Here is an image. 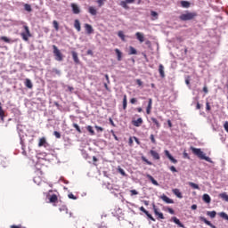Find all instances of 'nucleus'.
I'll list each match as a JSON object with an SVG mask.
<instances>
[{
  "label": "nucleus",
  "instance_id": "f257e3e1",
  "mask_svg": "<svg viewBox=\"0 0 228 228\" xmlns=\"http://www.w3.org/2000/svg\"><path fill=\"white\" fill-rule=\"evenodd\" d=\"M191 151L194 154V156H197L200 159H205V161H208V163H213V160H211V158L207 157L206 153L202 151L200 148H195L193 146L191 147Z\"/></svg>",
  "mask_w": 228,
  "mask_h": 228
},
{
  "label": "nucleus",
  "instance_id": "f03ea898",
  "mask_svg": "<svg viewBox=\"0 0 228 228\" xmlns=\"http://www.w3.org/2000/svg\"><path fill=\"white\" fill-rule=\"evenodd\" d=\"M197 12H185V13H183L179 16L180 20H193L195 17H197Z\"/></svg>",
  "mask_w": 228,
  "mask_h": 228
},
{
  "label": "nucleus",
  "instance_id": "7ed1b4c3",
  "mask_svg": "<svg viewBox=\"0 0 228 228\" xmlns=\"http://www.w3.org/2000/svg\"><path fill=\"white\" fill-rule=\"evenodd\" d=\"M23 28L25 29V32H21L20 37H22V40L28 42L29 37H31V31H29V27L28 25H24Z\"/></svg>",
  "mask_w": 228,
  "mask_h": 228
},
{
  "label": "nucleus",
  "instance_id": "20e7f679",
  "mask_svg": "<svg viewBox=\"0 0 228 228\" xmlns=\"http://www.w3.org/2000/svg\"><path fill=\"white\" fill-rule=\"evenodd\" d=\"M53 54L55 56V60L57 61H63V55L61 54V52H60V50L58 49V46L53 45Z\"/></svg>",
  "mask_w": 228,
  "mask_h": 228
},
{
  "label": "nucleus",
  "instance_id": "39448f33",
  "mask_svg": "<svg viewBox=\"0 0 228 228\" xmlns=\"http://www.w3.org/2000/svg\"><path fill=\"white\" fill-rule=\"evenodd\" d=\"M153 211L156 216H158L159 220H165V216H163V213L159 212L158 210V207H156V204H152Z\"/></svg>",
  "mask_w": 228,
  "mask_h": 228
},
{
  "label": "nucleus",
  "instance_id": "423d86ee",
  "mask_svg": "<svg viewBox=\"0 0 228 228\" xmlns=\"http://www.w3.org/2000/svg\"><path fill=\"white\" fill-rule=\"evenodd\" d=\"M59 211L62 213V215H69L68 218H72V212L69 213V208H67V206L62 205L59 208Z\"/></svg>",
  "mask_w": 228,
  "mask_h": 228
},
{
  "label": "nucleus",
  "instance_id": "0eeeda50",
  "mask_svg": "<svg viewBox=\"0 0 228 228\" xmlns=\"http://www.w3.org/2000/svg\"><path fill=\"white\" fill-rule=\"evenodd\" d=\"M133 3H134V0H123L120 2L119 5L125 10H129V5L127 4H133Z\"/></svg>",
  "mask_w": 228,
  "mask_h": 228
},
{
  "label": "nucleus",
  "instance_id": "6e6552de",
  "mask_svg": "<svg viewBox=\"0 0 228 228\" xmlns=\"http://www.w3.org/2000/svg\"><path fill=\"white\" fill-rule=\"evenodd\" d=\"M164 154H165V156H167V158L169 159V161H171V163H174V165H176L177 159H175L174 158V156H172V154H170V151H168V150H165Z\"/></svg>",
  "mask_w": 228,
  "mask_h": 228
},
{
  "label": "nucleus",
  "instance_id": "1a4fd4ad",
  "mask_svg": "<svg viewBox=\"0 0 228 228\" xmlns=\"http://www.w3.org/2000/svg\"><path fill=\"white\" fill-rule=\"evenodd\" d=\"M84 28L86 29V33L87 35H92V33H94V27H92V25L88 24V23H86L84 25Z\"/></svg>",
  "mask_w": 228,
  "mask_h": 228
},
{
  "label": "nucleus",
  "instance_id": "9d476101",
  "mask_svg": "<svg viewBox=\"0 0 228 228\" xmlns=\"http://www.w3.org/2000/svg\"><path fill=\"white\" fill-rule=\"evenodd\" d=\"M135 37L137 40L140 42V44H143V42H145V36H143V33L136 32Z\"/></svg>",
  "mask_w": 228,
  "mask_h": 228
},
{
  "label": "nucleus",
  "instance_id": "9b49d317",
  "mask_svg": "<svg viewBox=\"0 0 228 228\" xmlns=\"http://www.w3.org/2000/svg\"><path fill=\"white\" fill-rule=\"evenodd\" d=\"M132 124L133 126H134V127H140V126L143 124V119L142 118H139L136 120H132Z\"/></svg>",
  "mask_w": 228,
  "mask_h": 228
},
{
  "label": "nucleus",
  "instance_id": "f8f14e48",
  "mask_svg": "<svg viewBox=\"0 0 228 228\" xmlns=\"http://www.w3.org/2000/svg\"><path fill=\"white\" fill-rule=\"evenodd\" d=\"M71 54H72L73 61L76 63V65H79V63H81V61H79V57L77 56V53L72 51Z\"/></svg>",
  "mask_w": 228,
  "mask_h": 228
},
{
  "label": "nucleus",
  "instance_id": "ddd939ff",
  "mask_svg": "<svg viewBox=\"0 0 228 228\" xmlns=\"http://www.w3.org/2000/svg\"><path fill=\"white\" fill-rule=\"evenodd\" d=\"M160 199L166 202V204H174V200L168 198L167 195L163 194Z\"/></svg>",
  "mask_w": 228,
  "mask_h": 228
},
{
  "label": "nucleus",
  "instance_id": "4468645a",
  "mask_svg": "<svg viewBox=\"0 0 228 228\" xmlns=\"http://www.w3.org/2000/svg\"><path fill=\"white\" fill-rule=\"evenodd\" d=\"M200 222H204V224H206L207 225H208L211 228H216V226H215L213 224H211V222H209L204 216H200Z\"/></svg>",
  "mask_w": 228,
  "mask_h": 228
},
{
  "label": "nucleus",
  "instance_id": "2eb2a0df",
  "mask_svg": "<svg viewBox=\"0 0 228 228\" xmlns=\"http://www.w3.org/2000/svg\"><path fill=\"white\" fill-rule=\"evenodd\" d=\"M171 221L174 222L175 224H176V225H177L178 227L185 228V227H184V224H183V223H181V221H180L177 217L173 216V217L171 218Z\"/></svg>",
  "mask_w": 228,
  "mask_h": 228
},
{
  "label": "nucleus",
  "instance_id": "dca6fc26",
  "mask_svg": "<svg viewBox=\"0 0 228 228\" xmlns=\"http://www.w3.org/2000/svg\"><path fill=\"white\" fill-rule=\"evenodd\" d=\"M152 110V98H150L149 99V102H148V106L146 108V113L147 115H151V111Z\"/></svg>",
  "mask_w": 228,
  "mask_h": 228
},
{
  "label": "nucleus",
  "instance_id": "f3484780",
  "mask_svg": "<svg viewBox=\"0 0 228 228\" xmlns=\"http://www.w3.org/2000/svg\"><path fill=\"white\" fill-rule=\"evenodd\" d=\"M71 8H72V12L73 13H75L76 15H77V13H80V10H79V6H77V4H71Z\"/></svg>",
  "mask_w": 228,
  "mask_h": 228
},
{
  "label": "nucleus",
  "instance_id": "a211bd4d",
  "mask_svg": "<svg viewBox=\"0 0 228 228\" xmlns=\"http://www.w3.org/2000/svg\"><path fill=\"white\" fill-rule=\"evenodd\" d=\"M150 154L152 156L153 159H160L159 153H158V151L151 150L150 151Z\"/></svg>",
  "mask_w": 228,
  "mask_h": 228
},
{
  "label": "nucleus",
  "instance_id": "6ab92c4d",
  "mask_svg": "<svg viewBox=\"0 0 228 228\" xmlns=\"http://www.w3.org/2000/svg\"><path fill=\"white\" fill-rule=\"evenodd\" d=\"M172 192L174 193V195H175V197H177L178 199H183V193H181V191L179 189H173Z\"/></svg>",
  "mask_w": 228,
  "mask_h": 228
},
{
  "label": "nucleus",
  "instance_id": "aec40b11",
  "mask_svg": "<svg viewBox=\"0 0 228 228\" xmlns=\"http://www.w3.org/2000/svg\"><path fill=\"white\" fill-rule=\"evenodd\" d=\"M47 145V140L45 137H42L39 139L38 147H45Z\"/></svg>",
  "mask_w": 228,
  "mask_h": 228
},
{
  "label": "nucleus",
  "instance_id": "412c9836",
  "mask_svg": "<svg viewBox=\"0 0 228 228\" xmlns=\"http://www.w3.org/2000/svg\"><path fill=\"white\" fill-rule=\"evenodd\" d=\"M74 28L77 29V31H81V23L79 22V20H75Z\"/></svg>",
  "mask_w": 228,
  "mask_h": 228
},
{
  "label": "nucleus",
  "instance_id": "4be33fe9",
  "mask_svg": "<svg viewBox=\"0 0 228 228\" xmlns=\"http://www.w3.org/2000/svg\"><path fill=\"white\" fill-rule=\"evenodd\" d=\"M159 72L160 74V77H165V67L163 66V64H159Z\"/></svg>",
  "mask_w": 228,
  "mask_h": 228
},
{
  "label": "nucleus",
  "instance_id": "5701e85b",
  "mask_svg": "<svg viewBox=\"0 0 228 228\" xmlns=\"http://www.w3.org/2000/svg\"><path fill=\"white\" fill-rule=\"evenodd\" d=\"M49 200L52 204H56V202H58V196L56 194H53L50 196Z\"/></svg>",
  "mask_w": 228,
  "mask_h": 228
},
{
  "label": "nucleus",
  "instance_id": "b1692460",
  "mask_svg": "<svg viewBox=\"0 0 228 228\" xmlns=\"http://www.w3.org/2000/svg\"><path fill=\"white\" fill-rule=\"evenodd\" d=\"M151 122L154 123L157 129H159L161 127V124L159 123V121L156 118H151Z\"/></svg>",
  "mask_w": 228,
  "mask_h": 228
},
{
  "label": "nucleus",
  "instance_id": "393cba45",
  "mask_svg": "<svg viewBox=\"0 0 228 228\" xmlns=\"http://www.w3.org/2000/svg\"><path fill=\"white\" fill-rule=\"evenodd\" d=\"M202 200L206 204H209L211 202V197L208 194H203Z\"/></svg>",
  "mask_w": 228,
  "mask_h": 228
},
{
  "label": "nucleus",
  "instance_id": "a878e982",
  "mask_svg": "<svg viewBox=\"0 0 228 228\" xmlns=\"http://www.w3.org/2000/svg\"><path fill=\"white\" fill-rule=\"evenodd\" d=\"M115 53L118 56V61H122V52H120V50H118V48H116Z\"/></svg>",
  "mask_w": 228,
  "mask_h": 228
},
{
  "label": "nucleus",
  "instance_id": "bb28decb",
  "mask_svg": "<svg viewBox=\"0 0 228 228\" xmlns=\"http://www.w3.org/2000/svg\"><path fill=\"white\" fill-rule=\"evenodd\" d=\"M25 86H27V88H33V83H31V80L29 78H26L25 80Z\"/></svg>",
  "mask_w": 228,
  "mask_h": 228
},
{
  "label": "nucleus",
  "instance_id": "cd10ccee",
  "mask_svg": "<svg viewBox=\"0 0 228 228\" xmlns=\"http://www.w3.org/2000/svg\"><path fill=\"white\" fill-rule=\"evenodd\" d=\"M88 12L91 15H97V10L94 6H90Z\"/></svg>",
  "mask_w": 228,
  "mask_h": 228
},
{
  "label": "nucleus",
  "instance_id": "c85d7f7f",
  "mask_svg": "<svg viewBox=\"0 0 228 228\" xmlns=\"http://www.w3.org/2000/svg\"><path fill=\"white\" fill-rule=\"evenodd\" d=\"M118 36L121 38L122 42H126V35H124V31L119 30L118 32Z\"/></svg>",
  "mask_w": 228,
  "mask_h": 228
},
{
  "label": "nucleus",
  "instance_id": "c756f323",
  "mask_svg": "<svg viewBox=\"0 0 228 228\" xmlns=\"http://www.w3.org/2000/svg\"><path fill=\"white\" fill-rule=\"evenodd\" d=\"M123 110H127V95H124L123 97Z\"/></svg>",
  "mask_w": 228,
  "mask_h": 228
},
{
  "label": "nucleus",
  "instance_id": "7c9ffc66",
  "mask_svg": "<svg viewBox=\"0 0 228 228\" xmlns=\"http://www.w3.org/2000/svg\"><path fill=\"white\" fill-rule=\"evenodd\" d=\"M0 118L4 120V110H3V104L0 102Z\"/></svg>",
  "mask_w": 228,
  "mask_h": 228
},
{
  "label": "nucleus",
  "instance_id": "2f4dec72",
  "mask_svg": "<svg viewBox=\"0 0 228 228\" xmlns=\"http://www.w3.org/2000/svg\"><path fill=\"white\" fill-rule=\"evenodd\" d=\"M128 54H130V55L138 54V52L135 50L134 47L129 46V53H128Z\"/></svg>",
  "mask_w": 228,
  "mask_h": 228
},
{
  "label": "nucleus",
  "instance_id": "473e14b6",
  "mask_svg": "<svg viewBox=\"0 0 228 228\" xmlns=\"http://www.w3.org/2000/svg\"><path fill=\"white\" fill-rule=\"evenodd\" d=\"M86 130L88 131V133H90V134L92 136H94V134H95V131H94V127L92 126H87Z\"/></svg>",
  "mask_w": 228,
  "mask_h": 228
},
{
  "label": "nucleus",
  "instance_id": "72a5a7b5",
  "mask_svg": "<svg viewBox=\"0 0 228 228\" xmlns=\"http://www.w3.org/2000/svg\"><path fill=\"white\" fill-rule=\"evenodd\" d=\"M148 178L150 179V181L152 183V184H154L155 186H158V181H156V179H154V177H152V175H148Z\"/></svg>",
  "mask_w": 228,
  "mask_h": 228
},
{
  "label": "nucleus",
  "instance_id": "f704fd0d",
  "mask_svg": "<svg viewBox=\"0 0 228 228\" xmlns=\"http://www.w3.org/2000/svg\"><path fill=\"white\" fill-rule=\"evenodd\" d=\"M181 5L183 8H190V2L183 0L181 1Z\"/></svg>",
  "mask_w": 228,
  "mask_h": 228
},
{
  "label": "nucleus",
  "instance_id": "c9c22d12",
  "mask_svg": "<svg viewBox=\"0 0 228 228\" xmlns=\"http://www.w3.org/2000/svg\"><path fill=\"white\" fill-rule=\"evenodd\" d=\"M24 10H25L26 12H33V9L31 8V5H30L29 4H24Z\"/></svg>",
  "mask_w": 228,
  "mask_h": 228
},
{
  "label": "nucleus",
  "instance_id": "e433bc0d",
  "mask_svg": "<svg viewBox=\"0 0 228 228\" xmlns=\"http://www.w3.org/2000/svg\"><path fill=\"white\" fill-rule=\"evenodd\" d=\"M53 26L55 31H60V24L58 23L57 20L53 21Z\"/></svg>",
  "mask_w": 228,
  "mask_h": 228
},
{
  "label": "nucleus",
  "instance_id": "4c0bfd02",
  "mask_svg": "<svg viewBox=\"0 0 228 228\" xmlns=\"http://www.w3.org/2000/svg\"><path fill=\"white\" fill-rule=\"evenodd\" d=\"M189 186H191L193 190H200V188L199 187V184H197L193 182H190Z\"/></svg>",
  "mask_w": 228,
  "mask_h": 228
},
{
  "label": "nucleus",
  "instance_id": "58836bf2",
  "mask_svg": "<svg viewBox=\"0 0 228 228\" xmlns=\"http://www.w3.org/2000/svg\"><path fill=\"white\" fill-rule=\"evenodd\" d=\"M207 215L210 216V218H215V216H216V211H208Z\"/></svg>",
  "mask_w": 228,
  "mask_h": 228
},
{
  "label": "nucleus",
  "instance_id": "ea45409f",
  "mask_svg": "<svg viewBox=\"0 0 228 228\" xmlns=\"http://www.w3.org/2000/svg\"><path fill=\"white\" fill-rule=\"evenodd\" d=\"M219 216H221V218H224V220L228 221V215L225 212L219 213Z\"/></svg>",
  "mask_w": 228,
  "mask_h": 228
},
{
  "label": "nucleus",
  "instance_id": "a19ab883",
  "mask_svg": "<svg viewBox=\"0 0 228 228\" xmlns=\"http://www.w3.org/2000/svg\"><path fill=\"white\" fill-rule=\"evenodd\" d=\"M141 159H142V161H144V163L147 165H150V166L152 165V162L149 161V159H147V158H145V156L141 157Z\"/></svg>",
  "mask_w": 228,
  "mask_h": 228
},
{
  "label": "nucleus",
  "instance_id": "79ce46f5",
  "mask_svg": "<svg viewBox=\"0 0 228 228\" xmlns=\"http://www.w3.org/2000/svg\"><path fill=\"white\" fill-rule=\"evenodd\" d=\"M96 2L99 8H102V6H104V3H106V0H96Z\"/></svg>",
  "mask_w": 228,
  "mask_h": 228
},
{
  "label": "nucleus",
  "instance_id": "37998d69",
  "mask_svg": "<svg viewBox=\"0 0 228 228\" xmlns=\"http://www.w3.org/2000/svg\"><path fill=\"white\" fill-rule=\"evenodd\" d=\"M73 127L76 128V130L77 131V133H79V134H81V133H83L81 131V127H79V126L77 124L74 123Z\"/></svg>",
  "mask_w": 228,
  "mask_h": 228
},
{
  "label": "nucleus",
  "instance_id": "c03bdc74",
  "mask_svg": "<svg viewBox=\"0 0 228 228\" xmlns=\"http://www.w3.org/2000/svg\"><path fill=\"white\" fill-rule=\"evenodd\" d=\"M118 172L119 174H121V175H123L124 177H126L127 175L126 174V171H124V169H122L121 167L118 168Z\"/></svg>",
  "mask_w": 228,
  "mask_h": 228
},
{
  "label": "nucleus",
  "instance_id": "a18cd8bd",
  "mask_svg": "<svg viewBox=\"0 0 228 228\" xmlns=\"http://www.w3.org/2000/svg\"><path fill=\"white\" fill-rule=\"evenodd\" d=\"M221 199L228 202V195L226 193L220 194Z\"/></svg>",
  "mask_w": 228,
  "mask_h": 228
},
{
  "label": "nucleus",
  "instance_id": "49530a36",
  "mask_svg": "<svg viewBox=\"0 0 228 228\" xmlns=\"http://www.w3.org/2000/svg\"><path fill=\"white\" fill-rule=\"evenodd\" d=\"M0 40H3V42H6L7 44H10V38L6 37H1Z\"/></svg>",
  "mask_w": 228,
  "mask_h": 228
},
{
  "label": "nucleus",
  "instance_id": "de8ad7c7",
  "mask_svg": "<svg viewBox=\"0 0 228 228\" xmlns=\"http://www.w3.org/2000/svg\"><path fill=\"white\" fill-rule=\"evenodd\" d=\"M145 215L146 216H148V218H150V220H151L152 222H156V219H154V217L149 213V211Z\"/></svg>",
  "mask_w": 228,
  "mask_h": 228
},
{
  "label": "nucleus",
  "instance_id": "09e8293b",
  "mask_svg": "<svg viewBox=\"0 0 228 228\" xmlns=\"http://www.w3.org/2000/svg\"><path fill=\"white\" fill-rule=\"evenodd\" d=\"M145 215L146 216H148V218H150V220H151L152 222H156V219H154V217L149 213V211Z\"/></svg>",
  "mask_w": 228,
  "mask_h": 228
},
{
  "label": "nucleus",
  "instance_id": "8fccbe9b",
  "mask_svg": "<svg viewBox=\"0 0 228 228\" xmlns=\"http://www.w3.org/2000/svg\"><path fill=\"white\" fill-rule=\"evenodd\" d=\"M53 134H54L55 138H58V139L61 138V134H60V132H58V131H54Z\"/></svg>",
  "mask_w": 228,
  "mask_h": 228
},
{
  "label": "nucleus",
  "instance_id": "3c124183",
  "mask_svg": "<svg viewBox=\"0 0 228 228\" xmlns=\"http://www.w3.org/2000/svg\"><path fill=\"white\" fill-rule=\"evenodd\" d=\"M206 111H211V105H209L208 102H206Z\"/></svg>",
  "mask_w": 228,
  "mask_h": 228
},
{
  "label": "nucleus",
  "instance_id": "603ef678",
  "mask_svg": "<svg viewBox=\"0 0 228 228\" xmlns=\"http://www.w3.org/2000/svg\"><path fill=\"white\" fill-rule=\"evenodd\" d=\"M150 140L151 142L156 143V138H154V134L150 135Z\"/></svg>",
  "mask_w": 228,
  "mask_h": 228
},
{
  "label": "nucleus",
  "instance_id": "864d4df0",
  "mask_svg": "<svg viewBox=\"0 0 228 228\" xmlns=\"http://www.w3.org/2000/svg\"><path fill=\"white\" fill-rule=\"evenodd\" d=\"M224 131H226V133H228V121L224 122Z\"/></svg>",
  "mask_w": 228,
  "mask_h": 228
},
{
  "label": "nucleus",
  "instance_id": "5fc2aeb1",
  "mask_svg": "<svg viewBox=\"0 0 228 228\" xmlns=\"http://www.w3.org/2000/svg\"><path fill=\"white\" fill-rule=\"evenodd\" d=\"M69 199H72V200H76L77 198L76 196H74L72 193H69L68 195Z\"/></svg>",
  "mask_w": 228,
  "mask_h": 228
},
{
  "label": "nucleus",
  "instance_id": "6e6d98bb",
  "mask_svg": "<svg viewBox=\"0 0 228 228\" xmlns=\"http://www.w3.org/2000/svg\"><path fill=\"white\" fill-rule=\"evenodd\" d=\"M94 127H95V129H96L97 131H100L101 133H102V131H104V128H102V126H95Z\"/></svg>",
  "mask_w": 228,
  "mask_h": 228
},
{
  "label": "nucleus",
  "instance_id": "4d7b16f0",
  "mask_svg": "<svg viewBox=\"0 0 228 228\" xmlns=\"http://www.w3.org/2000/svg\"><path fill=\"white\" fill-rule=\"evenodd\" d=\"M130 193H131V197H133V195H138V192L136 190H131Z\"/></svg>",
  "mask_w": 228,
  "mask_h": 228
},
{
  "label": "nucleus",
  "instance_id": "13d9d810",
  "mask_svg": "<svg viewBox=\"0 0 228 228\" xmlns=\"http://www.w3.org/2000/svg\"><path fill=\"white\" fill-rule=\"evenodd\" d=\"M169 170H171L173 173L177 172V168H175L174 166L169 167Z\"/></svg>",
  "mask_w": 228,
  "mask_h": 228
},
{
  "label": "nucleus",
  "instance_id": "bf43d9fd",
  "mask_svg": "<svg viewBox=\"0 0 228 228\" xmlns=\"http://www.w3.org/2000/svg\"><path fill=\"white\" fill-rule=\"evenodd\" d=\"M52 72H53L54 74H57V76H60L61 74L60 69H53Z\"/></svg>",
  "mask_w": 228,
  "mask_h": 228
},
{
  "label": "nucleus",
  "instance_id": "052dcab7",
  "mask_svg": "<svg viewBox=\"0 0 228 228\" xmlns=\"http://www.w3.org/2000/svg\"><path fill=\"white\" fill-rule=\"evenodd\" d=\"M151 17H156V18H158V12H154V11H151Z\"/></svg>",
  "mask_w": 228,
  "mask_h": 228
},
{
  "label": "nucleus",
  "instance_id": "680f3d73",
  "mask_svg": "<svg viewBox=\"0 0 228 228\" xmlns=\"http://www.w3.org/2000/svg\"><path fill=\"white\" fill-rule=\"evenodd\" d=\"M136 84H137L139 86H142V85H143V82H142L141 79H136Z\"/></svg>",
  "mask_w": 228,
  "mask_h": 228
},
{
  "label": "nucleus",
  "instance_id": "e2e57ef3",
  "mask_svg": "<svg viewBox=\"0 0 228 228\" xmlns=\"http://www.w3.org/2000/svg\"><path fill=\"white\" fill-rule=\"evenodd\" d=\"M140 211H142V213H144V215L147 214V212H148V211L145 209V208H143V207H141V208H140Z\"/></svg>",
  "mask_w": 228,
  "mask_h": 228
},
{
  "label": "nucleus",
  "instance_id": "0e129e2a",
  "mask_svg": "<svg viewBox=\"0 0 228 228\" xmlns=\"http://www.w3.org/2000/svg\"><path fill=\"white\" fill-rule=\"evenodd\" d=\"M104 88L107 90V92H111V89H110V86H108V84H104Z\"/></svg>",
  "mask_w": 228,
  "mask_h": 228
},
{
  "label": "nucleus",
  "instance_id": "69168bd1",
  "mask_svg": "<svg viewBox=\"0 0 228 228\" xmlns=\"http://www.w3.org/2000/svg\"><path fill=\"white\" fill-rule=\"evenodd\" d=\"M128 143H129L130 147H133V137L129 138Z\"/></svg>",
  "mask_w": 228,
  "mask_h": 228
},
{
  "label": "nucleus",
  "instance_id": "338daca9",
  "mask_svg": "<svg viewBox=\"0 0 228 228\" xmlns=\"http://www.w3.org/2000/svg\"><path fill=\"white\" fill-rule=\"evenodd\" d=\"M145 45H148V47H151V41L146 40V41H145Z\"/></svg>",
  "mask_w": 228,
  "mask_h": 228
},
{
  "label": "nucleus",
  "instance_id": "774afa93",
  "mask_svg": "<svg viewBox=\"0 0 228 228\" xmlns=\"http://www.w3.org/2000/svg\"><path fill=\"white\" fill-rule=\"evenodd\" d=\"M11 228H20V225L12 224V225H11Z\"/></svg>",
  "mask_w": 228,
  "mask_h": 228
}]
</instances>
